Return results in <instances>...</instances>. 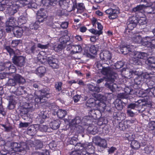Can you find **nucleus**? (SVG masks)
Masks as SVG:
<instances>
[{
	"label": "nucleus",
	"instance_id": "f257e3e1",
	"mask_svg": "<svg viewBox=\"0 0 155 155\" xmlns=\"http://www.w3.org/2000/svg\"><path fill=\"white\" fill-rule=\"evenodd\" d=\"M40 94V97L37 96L35 98L34 100L33 99V96L32 95L30 94L28 97H26L25 99L27 100L28 102L25 103L21 110V115L23 116L24 115L27 117L26 118H24V120H25L28 118L27 114L30 110L33 107L34 101L36 103L40 104L44 102L50 97L49 94L44 91H41Z\"/></svg>",
	"mask_w": 155,
	"mask_h": 155
},
{
	"label": "nucleus",
	"instance_id": "f03ea898",
	"mask_svg": "<svg viewBox=\"0 0 155 155\" xmlns=\"http://www.w3.org/2000/svg\"><path fill=\"white\" fill-rule=\"evenodd\" d=\"M134 46L132 45L124 46L122 48L120 47L121 52L124 54L128 53V52L125 53V51L130 52L131 53L130 54L132 55V57L130 59V63L135 65H140L141 64L139 59H143L145 60L147 58V54L144 52H140L137 51L132 52L133 51V49Z\"/></svg>",
	"mask_w": 155,
	"mask_h": 155
},
{
	"label": "nucleus",
	"instance_id": "7ed1b4c3",
	"mask_svg": "<svg viewBox=\"0 0 155 155\" xmlns=\"http://www.w3.org/2000/svg\"><path fill=\"white\" fill-rule=\"evenodd\" d=\"M19 3L24 5L27 4V0H6L5 4H2L4 12L6 14L13 15L18 9Z\"/></svg>",
	"mask_w": 155,
	"mask_h": 155
},
{
	"label": "nucleus",
	"instance_id": "20e7f679",
	"mask_svg": "<svg viewBox=\"0 0 155 155\" xmlns=\"http://www.w3.org/2000/svg\"><path fill=\"white\" fill-rule=\"evenodd\" d=\"M101 73L106 75L108 81L111 82L109 84L107 82L106 84L107 87L112 91H115L118 87L117 84H114V80L116 79L118 77L116 73L112 72V69L110 67H104L102 68L101 71Z\"/></svg>",
	"mask_w": 155,
	"mask_h": 155
},
{
	"label": "nucleus",
	"instance_id": "39448f33",
	"mask_svg": "<svg viewBox=\"0 0 155 155\" xmlns=\"http://www.w3.org/2000/svg\"><path fill=\"white\" fill-rule=\"evenodd\" d=\"M132 39L134 42L137 43L141 42L143 45L151 49L155 48V39L154 38L146 37L142 40L141 36L136 33L133 34Z\"/></svg>",
	"mask_w": 155,
	"mask_h": 155
},
{
	"label": "nucleus",
	"instance_id": "423d86ee",
	"mask_svg": "<svg viewBox=\"0 0 155 155\" xmlns=\"http://www.w3.org/2000/svg\"><path fill=\"white\" fill-rule=\"evenodd\" d=\"M74 148L77 150L81 151L80 155H91L94 152V147L91 143L86 142L84 144L77 143Z\"/></svg>",
	"mask_w": 155,
	"mask_h": 155
},
{
	"label": "nucleus",
	"instance_id": "0eeeda50",
	"mask_svg": "<svg viewBox=\"0 0 155 155\" xmlns=\"http://www.w3.org/2000/svg\"><path fill=\"white\" fill-rule=\"evenodd\" d=\"M6 49L9 54L10 56L14 55L12 59L13 63L16 65L22 67L25 63V58L22 56H17L15 55V53L13 50L9 47H6Z\"/></svg>",
	"mask_w": 155,
	"mask_h": 155
},
{
	"label": "nucleus",
	"instance_id": "6e6552de",
	"mask_svg": "<svg viewBox=\"0 0 155 155\" xmlns=\"http://www.w3.org/2000/svg\"><path fill=\"white\" fill-rule=\"evenodd\" d=\"M130 72L133 75L134 74L138 76L139 78H141V81L143 82H146L148 84L150 85L149 82L151 81L153 77L152 75L149 74L147 73H143L141 71H138L132 70Z\"/></svg>",
	"mask_w": 155,
	"mask_h": 155
},
{
	"label": "nucleus",
	"instance_id": "1a4fd4ad",
	"mask_svg": "<svg viewBox=\"0 0 155 155\" xmlns=\"http://www.w3.org/2000/svg\"><path fill=\"white\" fill-rule=\"evenodd\" d=\"M81 120L79 117H76L72 119L69 122V127L71 128L74 127V129L76 130L78 133H81L84 132V129L80 125Z\"/></svg>",
	"mask_w": 155,
	"mask_h": 155
},
{
	"label": "nucleus",
	"instance_id": "9d476101",
	"mask_svg": "<svg viewBox=\"0 0 155 155\" xmlns=\"http://www.w3.org/2000/svg\"><path fill=\"white\" fill-rule=\"evenodd\" d=\"M18 23L16 19L13 16L10 17L5 22V30L7 32H10L15 27L18 26Z\"/></svg>",
	"mask_w": 155,
	"mask_h": 155
},
{
	"label": "nucleus",
	"instance_id": "9b49d317",
	"mask_svg": "<svg viewBox=\"0 0 155 155\" xmlns=\"http://www.w3.org/2000/svg\"><path fill=\"white\" fill-rule=\"evenodd\" d=\"M28 146V143L26 145L24 143L20 144L14 142L11 145V148L14 151L19 152H21L26 149H29V147L27 146Z\"/></svg>",
	"mask_w": 155,
	"mask_h": 155
},
{
	"label": "nucleus",
	"instance_id": "f8f14e48",
	"mask_svg": "<svg viewBox=\"0 0 155 155\" xmlns=\"http://www.w3.org/2000/svg\"><path fill=\"white\" fill-rule=\"evenodd\" d=\"M5 70L6 71H9V73H14L16 71L15 67L11 63L8 62L5 63H0V71Z\"/></svg>",
	"mask_w": 155,
	"mask_h": 155
},
{
	"label": "nucleus",
	"instance_id": "ddd939ff",
	"mask_svg": "<svg viewBox=\"0 0 155 155\" xmlns=\"http://www.w3.org/2000/svg\"><path fill=\"white\" fill-rule=\"evenodd\" d=\"M105 13L108 15L110 19H114L116 18L119 13L118 8H110L105 11Z\"/></svg>",
	"mask_w": 155,
	"mask_h": 155
},
{
	"label": "nucleus",
	"instance_id": "4468645a",
	"mask_svg": "<svg viewBox=\"0 0 155 155\" xmlns=\"http://www.w3.org/2000/svg\"><path fill=\"white\" fill-rule=\"evenodd\" d=\"M124 93H120L118 94L117 96L119 98H127L129 94L133 95L135 93V91H133L129 87H126L124 89Z\"/></svg>",
	"mask_w": 155,
	"mask_h": 155
},
{
	"label": "nucleus",
	"instance_id": "2eb2a0df",
	"mask_svg": "<svg viewBox=\"0 0 155 155\" xmlns=\"http://www.w3.org/2000/svg\"><path fill=\"white\" fill-rule=\"evenodd\" d=\"M59 41L61 43L55 45L54 47V50L57 52H59L64 49L65 47L66 44L67 42L66 40L64 37H61L59 39Z\"/></svg>",
	"mask_w": 155,
	"mask_h": 155
},
{
	"label": "nucleus",
	"instance_id": "dca6fc26",
	"mask_svg": "<svg viewBox=\"0 0 155 155\" xmlns=\"http://www.w3.org/2000/svg\"><path fill=\"white\" fill-rule=\"evenodd\" d=\"M47 12L43 8H40L37 12V19L41 22H43L46 18Z\"/></svg>",
	"mask_w": 155,
	"mask_h": 155
},
{
	"label": "nucleus",
	"instance_id": "f3484780",
	"mask_svg": "<svg viewBox=\"0 0 155 155\" xmlns=\"http://www.w3.org/2000/svg\"><path fill=\"white\" fill-rule=\"evenodd\" d=\"M50 66L53 68H57L58 67V60L51 56L48 57L47 61Z\"/></svg>",
	"mask_w": 155,
	"mask_h": 155
},
{
	"label": "nucleus",
	"instance_id": "a211bd4d",
	"mask_svg": "<svg viewBox=\"0 0 155 155\" xmlns=\"http://www.w3.org/2000/svg\"><path fill=\"white\" fill-rule=\"evenodd\" d=\"M142 2H145L147 3L146 5H141L137 6L135 8H133V11L135 12H140L145 11V9H147V7L150 6L151 5V3H147V2L145 0H142Z\"/></svg>",
	"mask_w": 155,
	"mask_h": 155
},
{
	"label": "nucleus",
	"instance_id": "6ab92c4d",
	"mask_svg": "<svg viewBox=\"0 0 155 155\" xmlns=\"http://www.w3.org/2000/svg\"><path fill=\"white\" fill-rule=\"evenodd\" d=\"M100 100L97 99L95 101V103H96L95 107L97 109L100 111H103L105 109L106 107L105 101L103 100H102L101 98Z\"/></svg>",
	"mask_w": 155,
	"mask_h": 155
},
{
	"label": "nucleus",
	"instance_id": "aec40b11",
	"mask_svg": "<svg viewBox=\"0 0 155 155\" xmlns=\"http://www.w3.org/2000/svg\"><path fill=\"white\" fill-rule=\"evenodd\" d=\"M100 57L102 60L107 61L110 59L111 58V54L108 51L104 50L101 52Z\"/></svg>",
	"mask_w": 155,
	"mask_h": 155
},
{
	"label": "nucleus",
	"instance_id": "412c9836",
	"mask_svg": "<svg viewBox=\"0 0 155 155\" xmlns=\"http://www.w3.org/2000/svg\"><path fill=\"white\" fill-rule=\"evenodd\" d=\"M59 0H41V5L49 6L50 5L54 6L58 3Z\"/></svg>",
	"mask_w": 155,
	"mask_h": 155
},
{
	"label": "nucleus",
	"instance_id": "4be33fe9",
	"mask_svg": "<svg viewBox=\"0 0 155 155\" xmlns=\"http://www.w3.org/2000/svg\"><path fill=\"white\" fill-rule=\"evenodd\" d=\"M12 31L15 36L17 38H20L22 35L23 30L21 28L16 26Z\"/></svg>",
	"mask_w": 155,
	"mask_h": 155
},
{
	"label": "nucleus",
	"instance_id": "5701e85b",
	"mask_svg": "<svg viewBox=\"0 0 155 155\" xmlns=\"http://www.w3.org/2000/svg\"><path fill=\"white\" fill-rule=\"evenodd\" d=\"M49 55H47L43 51H41L38 54L37 58L38 60L42 63L46 62L47 60L48 57Z\"/></svg>",
	"mask_w": 155,
	"mask_h": 155
},
{
	"label": "nucleus",
	"instance_id": "b1692460",
	"mask_svg": "<svg viewBox=\"0 0 155 155\" xmlns=\"http://www.w3.org/2000/svg\"><path fill=\"white\" fill-rule=\"evenodd\" d=\"M60 124V121L58 120H53L51 122L49 126L51 128L54 130H56L59 128Z\"/></svg>",
	"mask_w": 155,
	"mask_h": 155
},
{
	"label": "nucleus",
	"instance_id": "393cba45",
	"mask_svg": "<svg viewBox=\"0 0 155 155\" xmlns=\"http://www.w3.org/2000/svg\"><path fill=\"white\" fill-rule=\"evenodd\" d=\"M36 48L35 44L31 42L29 44L28 47H27L25 49L26 52L28 54L33 53Z\"/></svg>",
	"mask_w": 155,
	"mask_h": 155
},
{
	"label": "nucleus",
	"instance_id": "a878e982",
	"mask_svg": "<svg viewBox=\"0 0 155 155\" xmlns=\"http://www.w3.org/2000/svg\"><path fill=\"white\" fill-rule=\"evenodd\" d=\"M27 16L25 14L20 16L18 19V25H21L22 24H25L27 21Z\"/></svg>",
	"mask_w": 155,
	"mask_h": 155
},
{
	"label": "nucleus",
	"instance_id": "bb28decb",
	"mask_svg": "<svg viewBox=\"0 0 155 155\" xmlns=\"http://www.w3.org/2000/svg\"><path fill=\"white\" fill-rule=\"evenodd\" d=\"M16 83L23 84L25 81V79L21 76L18 74H15L13 76Z\"/></svg>",
	"mask_w": 155,
	"mask_h": 155
},
{
	"label": "nucleus",
	"instance_id": "cd10ccee",
	"mask_svg": "<svg viewBox=\"0 0 155 155\" xmlns=\"http://www.w3.org/2000/svg\"><path fill=\"white\" fill-rule=\"evenodd\" d=\"M143 102L142 100H138L135 103L131 104L129 105L127 107L131 109H134L136 107H140L143 105L142 104Z\"/></svg>",
	"mask_w": 155,
	"mask_h": 155
},
{
	"label": "nucleus",
	"instance_id": "c85d7f7f",
	"mask_svg": "<svg viewBox=\"0 0 155 155\" xmlns=\"http://www.w3.org/2000/svg\"><path fill=\"white\" fill-rule=\"evenodd\" d=\"M69 47H71L72 49L73 54L77 53L80 52L82 50V48L80 45H69Z\"/></svg>",
	"mask_w": 155,
	"mask_h": 155
},
{
	"label": "nucleus",
	"instance_id": "c756f323",
	"mask_svg": "<svg viewBox=\"0 0 155 155\" xmlns=\"http://www.w3.org/2000/svg\"><path fill=\"white\" fill-rule=\"evenodd\" d=\"M45 71V67L40 66L36 69L35 72L37 75L41 77L44 75Z\"/></svg>",
	"mask_w": 155,
	"mask_h": 155
},
{
	"label": "nucleus",
	"instance_id": "7c9ffc66",
	"mask_svg": "<svg viewBox=\"0 0 155 155\" xmlns=\"http://www.w3.org/2000/svg\"><path fill=\"white\" fill-rule=\"evenodd\" d=\"M150 67L155 68V58L153 57L149 58L145 61Z\"/></svg>",
	"mask_w": 155,
	"mask_h": 155
},
{
	"label": "nucleus",
	"instance_id": "2f4dec72",
	"mask_svg": "<svg viewBox=\"0 0 155 155\" xmlns=\"http://www.w3.org/2000/svg\"><path fill=\"white\" fill-rule=\"evenodd\" d=\"M96 101L93 98H90L87 101L86 105L88 107L92 108L95 107L96 103L95 102Z\"/></svg>",
	"mask_w": 155,
	"mask_h": 155
},
{
	"label": "nucleus",
	"instance_id": "473e14b6",
	"mask_svg": "<svg viewBox=\"0 0 155 155\" xmlns=\"http://www.w3.org/2000/svg\"><path fill=\"white\" fill-rule=\"evenodd\" d=\"M12 97L11 96L8 98L7 99L9 100V104L8 107L9 109H13L15 107V105L16 104L15 102L12 99Z\"/></svg>",
	"mask_w": 155,
	"mask_h": 155
},
{
	"label": "nucleus",
	"instance_id": "72a5a7b5",
	"mask_svg": "<svg viewBox=\"0 0 155 155\" xmlns=\"http://www.w3.org/2000/svg\"><path fill=\"white\" fill-rule=\"evenodd\" d=\"M40 22H41L38 20V21H36L34 23L31 24L29 26L30 29L34 30H37L39 27Z\"/></svg>",
	"mask_w": 155,
	"mask_h": 155
},
{
	"label": "nucleus",
	"instance_id": "f704fd0d",
	"mask_svg": "<svg viewBox=\"0 0 155 155\" xmlns=\"http://www.w3.org/2000/svg\"><path fill=\"white\" fill-rule=\"evenodd\" d=\"M99 141L97 143V145L103 148H105L107 146V142L104 139L100 138L99 139Z\"/></svg>",
	"mask_w": 155,
	"mask_h": 155
},
{
	"label": "nucleus",
	"instance_id": "c9c22d12",
	"mask_svg": "<svg viewBox=\"0 0 155 155\" xmlns=\"http://www.w3.org/2000/svg\"><path fill=\"white\" fill-rule=\"evenodd\" d=\"M57 114L59 118H62L66 115L67 112L65 110L59 109L57 112Z\"/></svg>",
	"mask_w": 155,
	"mask_h": 155
},
{
	"label": "nucleus",
	"instance_id": "e433bc0d",
	"mask_svg": "<svg viewBox=\"0 0 155 155\" xmlns=\"http://www.w3.org/2000/svg\"><path fill=\"white\" fill-rule=\"evenodd\" d=\"M149 90L147 89V91L141 90L139 91H137L136 94L139 97H146L148 94L147 92Z\"/></svg>",
	"mask_w": 155,
	"mask_h": 155
},
{
	"label": "nucleus",
	"instance_id": "4c0bfd02",
	"mask_svg": "<svg viewBox=\"0 0 155 155\" xmlns=\"http://www.w3.org/2000/svg\"><path fill=\"white\" fill-rule=\"evenodd\" d=\"M148 3H151V5L150 6L146 7L147 8V9H145V12L148 14H154L155 13V8L150 7L152 5V3L150 2Z\"/></svg>",
	"mask_w": 155,
	"mask_h": 155
},
{
	"label": "nucleus",
	"instance_id": "58836bf2",
	"mask_svg": "<svg viewBox=\"0 0 155 155\" xmlns=\"http://www.w3.org/2000/svg\"><path fill=\"white\" fill-rule=\"evenodd\" d=\"M36 128H38L40 131L42 132H46L48 128V127L47 125L43 124L36 125Z\"/></svg>",
	"mask_w": 155,
	"mask_h": 155
},
{
	"label": "nucleus",
	"instance_id": "ea45409f",
	"mask_svg": "<svg viewBox=\"0 0 155 155\" xmlns=\"http://www.w3.org/2000/svg\"><path fill=\"white\" fill-rule=\"evenodd\" d=\"M140 145L139 142L135 140H133L131 143V146L134 149H137L139 148Z\"/></svg>",
	"mask_w": 155,
	"mask_h": 155
},
{
	"label": "nucleus",
	"instance_id": "a19ab883",
	"mask_svg": "<svg viewBox=\"0 0 155 155\" xmlns=\"http://www.w3.org/2000/svg\"><path fill=\"white\" fill-rule=\"evenodd\" d=\"M27 4L24 5H22L23 6L26 5L27 4H28V6L29 7L33 8H36L37 7V5L35 2H36L35 0H31L29 2H28L27 0Z\"/></svg>",
	"mask_w": 155,
	"mask_h": 155
},
{
	"label": "nucleus",
	"instance_id": "79ce46f5",
	"mask_svg": "<svg viewBox=\"0 0 155 155\" xmlns=\"http://www.w3.org/2000/svg\"><path fill=\"white\" fill-rule=\"evenodd\" d=\"M137 20L138 23L140 25H144L147 23V18L145 15H143L142 17H140Z\"/></svg>",
	"mask_w": 155,
	"mask_h": 155
},
{
	"label": "nucleus",
	"instance_id": "37998d69",
	"mask_svg": "<svg viewBox=\"0 0 155 155\" xmlns=\"http://www.w3.org/2000/svg\"><path fill=\"white\" fill-rule=\"evenodd\" d=\"M78 11L79 12H83L85 9V6L83 3H78L77 6Z\"/></svg>",
	"mask_w": 155,
	"mask_h": 155
},
{
	"label": "nucleus",
	"instance_id": "c03bdc74",
	"mask_svg": "<svg viewBox=\"0 0 155 155\" xmlns=\"http://www.w3.org/2000/svg\"><path fill=\"white\" fill-rule=\"evenodd\" d=\"M105 96H103L102 98L104 101H106L107 99L111 100L114 97L112 93H107L105 94Z\"/></svg>",
	"mask_w": 155,
	"mask_h": 155
},
{
	"label": "nucleus",
	"instance_id": "a18cd8bd",
	"mask_svg": "<svg viewBox=\"0 0 155 155\" xmlns=\"http://www.w3.org/2000/svg\"><path fill=\"white\" fill-rule=\"evenodd\" d=\"M147 129L149 130H154L155 129V121H150L147 126Z\"/></svg>",
	"mask_w": 155,
	"mask_h": 155
},
{
	"label": "nucleus",
	"instance_id": "49530a36",
	"mask_svg": "<svg viewBox=\"0 0 155 155\" xmlns=\"http://www.w3.org/2000/svg\"><path fill=\"white\" fill-rule=\"evenodd\" d=\"M90 32L91 33H93L94 35H97V37H98L101 34H102V31L101 30H95L94 29H90L89 30Z\"/></svg>",
	"mask_w": 155,
	"mask_h": 155
},
{
	"label": "nucleus",
	"instance_id": "de8ad7c7",
	"mask_svg": "<svg viewBox=\"0 0 155 155\" xmlns=\"http://www.w3.org/2000/svg\"><path fill=\"white\" fill-rule=\"evenodd\" d=\"M23 89V87H19L15 91V94L17 95H20L22 94L24 92Z\"/></svg>",
	"mask_w": 155,
	"mask_h": 155
},
{
	"label": "nucleus",
	"instance_id": "09e8293b",
	"mask_svg": "<svg viewBox=\"0 0 155 155\" xmlns=\"http://www.w3.org/2000/svg\"><path fill=\"white\" fill-rule=\"evenodd\" d=\"M153 148L151 145L147 146L144 149V150L145 153H150L151 151H153Z\"/></svg>",
	"mask_w": 155,
	"mask_h": 155
},
{
	"label": "nucleus",
	"instance_id": "8fccbe9b",
	"mask_svg": "<svg viewBox=\"0 0 155 155\" xmlns=\"http://www.w3.org/2000/svg\"><path fill=\"white\" fill-rule=\"evenodd\" d=\"M125 137L128 140L130 141H132L134 137V135L131 133H127L125 134Z\"/></svg>",
	"mask_w": 155,
	"mask_h": 155
},
{
	"label": "nucleus",
	"instance_id": "3c124183",
	"mask_svg": "<svg viewBox=\"0 0 155 155\" xmlns=\"http://www.w3.org/2000/svg\"><path fill=\"white\" fill-rule=\"evenodd\" d=\"M97 49L94 45H91L90 47V51L93 54H97Z\"/></svg>",
	"mask_w": 155,
	"mask_h": 155
},
{
	"label": "nucleus",
	"instance_id": "603ef678",
	"mask_svg": "<svg viewBox=\"0 0 155 155\" xmlns=\"http://www.w3.org/2000/svg\"><path fill=\"white\" fill-rule=\"evenodd\" d=\"M21 41L20 40H15L12 41L11 45L13 47H15L18 44L21 43Z\"/></svg>",
	"mask_w": 155,
	"mask_h": 155
},
{
	"label": "nucleus",
	"instance_id": "864d4df0",
	"mask_svg": "<svg viewBox=\"0 0 155 155\" xmlns=\"http://www.w3.org/2000/svg\"><path fill=\"white\" fill-rule=\"evenodd\" d=\"M32 155H49V153L48 150H46L42 153L36 152L32 153Z\"/></svg>",
	"mask_w": 155,
	"mask_h": 155
},
{
	"label": "nucleus",
	"instance_id": "5fc2aeb1",
	"mask_svg": "<svg viewBox=\"0 0 155 155\" xmlns=\"http://www.w3.org/2000/svg\"><path fill=\"white\" fill-rule=\"evenodd\" d=\"M129 22L130 23L132 24H135L136 25H137V23L138 22V20L136 19L135 17H133L131 18H130L129 19Z\"/></svg>",
	"mask_w": 155,
	"mask_h": 155
},
{
	"label": "nucleus",
	"instance_id": "6e6d98bb",
	"mask_svg": "<svg viewBox=\"0 0 155 155\" xmlns=\"http://www.w3.org/2000/svg\"><path fill=\"white\" fill-rule=\"evenodd\" d=\"M16 83L15 80L12 79H9L8 80V85L13 86L15 85Z\"/></svg>",
	"mask_w": 155,
	"mask_h": 155
},
{
	"label": "nucleus",
	"instance_id": "4d7b16f0",
	"mask_svg": "<svg viewBox=\"0 0 155 155\" xmlns=\"http://www.w3.org/2000/svg\"><path fill=\"white\" fill-rule=\"evenodd\" d=\"M2 98L0 97V113L2 114L3 116L5 115V112L4 110V109L1 106L2 103Z\"/></svg>",
	"mask_w": 155,
	"mask_h": 155
},
{
	"label": "nucleus",
	"instance_id": "13d9d810",
	"mask_svg": "<svg viewBox=\"0 0 155 155\" xmlns=\"http://www.w3.org/2000/svg\"><path fill=\"white\" fill-rule=\"evenodd\" d=\"M62 85V83L61 82H57L55 85V87L57 90L58 91H60L61 90V86Z\"/></svg>",
	"mask_w": 155,
	"mask_h": 155
},
{
	"label": "nucleus",
	"instance_id": "bf43d9fd",
	"mask_svg": "<svg viewBox=\"0 0 155 155\" xmlns=\"http://www.w3.org/2000/svg\"><path fill=\"white\" fill-rule=\"evenodd\" d=\"M49 44L45 45H43L40 43H38L37 44V47L38 48L42 49H45L47 48L49 46Z\"/></svg>",
	"mask_w": 155,
	"mask_h": 155
},
{
	"label": "nucleus",
	"instance_id": "052dcab7",
	"mask_svg": "<svg viewBox=\"0 0 155 155\" xmlns=\"http://www.w3.org/2000/svg\"><path fill=\"white\" fill-rule=\"evenodd\" d=\"M119 126L120 129L121 130H124L127 129L126 126L125 125L124 122H121L119 123Z\"/></svg>",
	"mask_w": 155,
	"mask_h": 155
},
{
	"label": "nucleus",
	"instance_id": "680f3d73",
	"mask_svg": "<svg viewBox=\"0 0 155 155\" xmlns=\"http://www.w3.org/2000/svg\"><path fill=\"white\" fill-rule=\"evenodd\" d=\"M35 143L36 144L35 147L37 149L40 148L42 147V143L40 140H37L36 141Z\"/></svg>",
	"mask_w": 155,
	"mask_h": 155
},
{
	"label": "nucleus",
	"instance_id": "e2e57ef3",
	"mask_svg": "<svg viewBox=\"0 0 155 155\" xmlns=\"http://www.w3.org/2000/svg\"><path fill=\"white\" fill-rule=\"evenodd\" d=\"M39 115L41 118L42 119H45L47 117V113L44 111L41 112Z\"/></svg>",
	"mask_w": 155,
	"mask_h": 155
},
{
	"label": "nucleus",
	"instance_id": "0e129e2a",
	"mask_svg": "<svg viewBox=\"0 0 155 155\" xmlns=\"http://www.w3.org/2000/svg\"><path fill=\"white\" fill-rule=\"evenodd\" d=\"M123 66V63L121 61H119L115 64V67L116 68L119 69Z\"/></svg>",
	"mask_w": 155,
	"mask_h": 155
},
{
	"label": "nucleus",
	"instance_id": "69168bd1",
	"mask_svg": "<svg viewBox=\"0 0 155 155\" xmlns=\"http://www.w3.org/2000/svg\"><path fill=\"white\" fill-rule=\"evenodd\" d=\"M127 27L130 30H132L136 26L135 24H132L130 23H127Z\"/></svg>",
	"mask_w": 155,
	"mask_h": 155
},
{
	"label": "nucleus",
	"instance_id": "338daca9",
	"mask_svg": "<svg viewBox=\"0 0 155 155\" xmlns=\"http://www.w3.org/2000/svg\"><path fill=\"white\" fill-rule=\"evenodd\" d=\"M8 73H9V72L5 73L3 72V73H0V79H3L5 77H6L7 75L8 74Z\"/></svg>",
	"mask_w": 155,
	"mask_h": 155
},
{
	"label": "nucleus",
	"instance_id": "774afa93",
	"mask_svg": "<svg viewBox=\"0 0 155 155\" xmlns=\"http://www.w3.org/2000/svg\"><path fill=\"white\" fill-rule=\"evenodd\" d=\"M68 24L67 22H62L60 25V27L63 29L67 28L68 27Z\"/></svg>",
	"mask_w": 155,
	"mask_h": 155
}]
</instances>
